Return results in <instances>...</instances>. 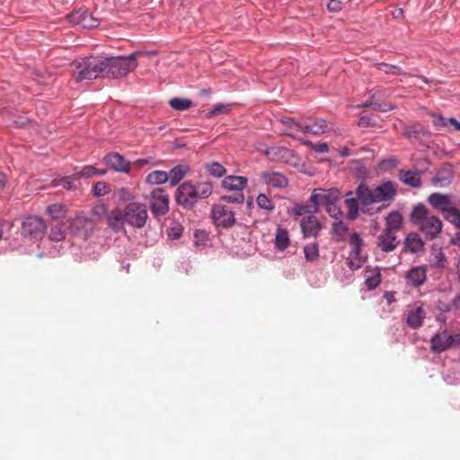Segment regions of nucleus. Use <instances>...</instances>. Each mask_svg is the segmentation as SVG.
I'll list each match as a JSON object with an SVG mask.
<instances>
[{
  "label": "nucleus",
  "instance_id": "nucleus-1",
  "mask_svg": "<svg viewBox=\"0 0 460 460\" xmlns=\"http://www.w3.org/2000/svg\"><path fill=\"white\" fill-rule=\"evenodd\" d=\"M355 194L364 206L383 203L389 206L397 195L396 184L391 181H385L374 188L361 182L358 185Z\"/></svg>",
  "mask_w": 460,
  "mask_h": 460
},
{
  "label": "nucleus",
  "instance_id": "nucleus-2",
  "mask_svg": "<svg viewBox=\"0 0 460 460\" xmlns=\"http://www.w3.org/2000/svg\"><path fill=\"white\" fill-rule=\"evenodd\" d=\"M213 193L210 181L199 182L194 185L190 181L181 183L175 190V201L186 210H192L199 199H208Z\"/></svg>",
  "mask_w": 460,
  "mask_h": 460
},
{
  "label": "nucleus",
  "instance_id": "nucleus-3",
  "mask_svg": "<svg viewBox=\"0 0 460 460\" xmlns=\"http://www.w3.org/2000/svg\"><path fill=\"white\" fill-rule=\"evenodd\" d=\"M410 221L412 225L418 226L427 240H435L442 233L443 223L441 219L431 214L423 203H418L413 207L410 214Z\"/></svg>",
  "mask_w": 460,
  "mask_h": 460
},
{
  "label": "nucleus",
  "instance_id": "nucleus-4",
  "mask_svg": "<svg viewBox=\"0 0 460 460\" xmlns=\"http://www.w3.org/2000/svg\"><path fill=\"white\" fill-rule=\"evenodd\" d=\"M141 54L135 51L128 56H110L102 58L103 77L120 78L137 67L136 58Z\"/></svg>",
  "mask_w": 460,
  "mask_h": 460
},
{
  "label": "nucleus",
  "instance_id": "nucleus-5",
  "mask_svg": "<svg viewBox=\"0 0 460 460\" xmlns=\"http://www.w3.org/2000/svg\"><path fill=\"white\" fill-rule=\"evenodd\" d=\"M73 77L76 83L103 77L102 58H86L76 62Z\"/></svg>",
  "mask_w": 460,
  "mask_h": 460
},
{
  "label": "nucleus",
  "instance_id": "nucleus-6",
  "mask_svg": "<svg viewBox=\"0 0 460 460\" xmlns=\"http://www.w3.org/2000/svg\"><path fill=\"white\" fill-rule=\"evenodd\" d=\"M46 230L47 225L40 217L28 216L22 222L21 234L30 241L41 240Z\"/></svg>",
  "mask_w": 460,
  "mask_h": 460
},
{
  "label": "nucleus",
  "instance_id": "nucleus-7",
  "mask_svg": "<svg viewBox=\"0 0 460 460\" xmlns=\"http://www.w3.org/2000/svg\"><path fill=\"white\" fill-rule=\"evenodd\" d=\"M126 224L134 228L145 226L148 215L146 206L138 202L128 203L125 208Z\"/></svg>",
  "mask_w": 460,
  "mask_h": 460
},
{
  "label": "nucleus",
  "instance_id": "nucleus-8",
  "mask_svg": "<svg viewBox=\"0 0 460 460\" xmlns=\"http://www.w3.org/2000/svg\"><path fill=\"white\" fill-rule=\"evenodd\" d=\"M150 209L156 218L165 216L169 211V196L162 188H155L150 196Z\"/></svg>",
  "mask_w": 460,
  "mask_h": 460
},
{
  "label": "nucleus",
  "instance_id": "nucleus-9",
  "mask_svg": "<svg viewBox=\"0 0 460 460\" xmlns=\"http://www.w3.org/2000/svg\"><path fill=\"white\" fill-rule=\"evenodd\" d=\"M211 212L212 219L217 226L230 228L236 223L234 212L226 205L215 204Z\"/></svg>",
  "mask_w": 460,
  "mask_h": 460
},
{
  "label": "nucleus",
  "instance_id": "nucleus-10",
  "mask_svg": "<svg viewBox=\"0 0 460 460\" xmlns=\"http://www.w3.org/2000/svg\"><path fill=\"white\" fill-rule=\"evenodd\" d=\"M94 226L95 225L93 219L82 215L75 217L70 224L73 234L84 240L88 238L93 231Z\"/></svg>",
  "mask_w": 460,
  "mask_h": 460
},
{
  "label": "nucleus",
  "instance_id": "nucleus-11",
  "mask_svg": "<svg viewBox=\"0 0 460 460\" xmlns=\"http://www.w3.org/2000/svg\"><path fill=\"white\" fill-rule=\"evenodd\" d=\"M340 196L341 192L338 189H315L310 196V200L311 202L315 201L318 208L321 205L326 208L334 202H338Z\"/></svg>",
  "mask_w": 460,
  "mask_h": 460
},
{
  "label": "nucleus",
  "instance_id": "nucleus-12",
  "mask_svg": "<svg viewBox=\"0 0 460 460\" xmlns=\"http://www.w3.org/2000/svg\"><path fill=\"white\" fill-rule=\"evenodd\" d=\"M427 201L434 209L440 211L443 217L455 206L449 195L440 192L431 193Z\"/></svg>",
  "mask_w": 460,
  "mask_h": 460
},
{
  "label": "nucleus",
  "instance_id": "nucleus-13",
  "mask_svg": "<svg viewBox=\"0 0 460 460\" xmlns=\"http://www.w3.org/2000/svg\"><path fill=\"white\" fill-rule=\"evenodd\" d=\"M453 346V339L447 330L437 332L430 339V350L435 354H440Z\"/></svg>",
  "mask_w": 460,
  "mask_h": 460
},
{
  "label": "nucleus",
  "instance_id": "nucleus-14",
  "mask_svg": "<svg viewBox=\"0 0 460 460\" xmlns=\"http://www.w3.org/2000/svg\"><path fill=\"white\" fill-rule=\"evenodd\" d=\"M400 242L397 234L383 230L377 237L376 245L382 252H390L395 250Z\"/></svg>",
  "mask_w": 460,
  "mask_h": 460
},
{
  "label": "nucleus",
  "instance_id": "nucleus-15",
  "mask_svg": "<svg viewBox=\"0 0 460 460\" xmlns=\"http://www.w3.org/2000/svg\"><path fill=\"white\" fill-rule=\"evenodd\" d=\"M104 163L107 167L114 172H128L130 163L119 153H110L105 155Z\"/></svg>",
  "mask_w": 460,
  "mask_h": 460
},
{
  "label": "nucleus",
  "instance_id": "nucleus-16",
  "mask_svg": "<svg viewBox=\"0 0 460 460\" xmlns=\"http://www.w3.org/2000/svg\"><path fill=\"white\" fill-rule=\"evenodd\" d=\"M454 179V169L450 164H444L431 179V183L438 187L448 186Z\"/></svg>",
  "mask_w": 460,
  "mask_h": 460
},
{
  "label": "nucleus",
  "instance_id": "nucleus-17",
  "mask_svg": "<svg viewBox=\"0 0 460 460\" xmlns=\"http://www.w3.org/2000/svg\"><path fill=\"white\" fill-rule=\"evenodd\" d=\"M302 133H309L313 135H320L327 132L330 129L329 123L321 118H316L311 121L310 119L304 121L303 126H300Z\"/></svg>",
  "mask_w": 460,
  "mask_h": 460
},
{
  "label": "nucleus",
  "instance_id": "nucleus-18",
  "mask_svg": "<svg viewBox=\"0 0 460 460\" xmlns=\"http://www.w3.org/2000/svg\"><path fill=\"white\" fill-rule=\"evenodd\" d=\"M71 22L81 25L84 28H95L99 26L100 22L89 13L87 11H76L68 15Z\"/></svg>",
  "mask_w": 460,
  "mask_h": 460
},
{
  "label": "nucleus",
  "instance_id": "nucleus-19",
  "mask_svg": "<svg viewBox=\"0 0 460 460\" xmlns=\"http://www.w3.org/2000/svg\"><path fill=\"white\" fill-rule=\"evenodd\" d=\"M300 226L305 238L315 237L321 230L320 222L314 215L304 217L301 219Z\"/></svg>",
  "mask_w": 460,
  "mask_h": 460
},
{
  "label": "nucleus",
  "instance_id": "nucleus-20",
  "mask_svg": "<svg viewBox=\"0 0 460 460\" xmlns=\"http://www.w3.org/2000/svg\"><path fill=\"white\" fill-rule=\"evenodd\" d=\"M351 252L350 255L353 256V258L358 259L359 263L357 265H354L353 262L349 263V268L354 269H359L361 267V263L365 261V259L361 256V248L364 244L362 238L360 237V234L357 232H354L349 238V241Z\"/></svg>",
  "mask_w": 460,
  "mask_h": 460
},
{
  "label": "nucleus",
  "instance_id": "nucleus-21",
  "mask_svg": "<svg viewBox=\"0 0 460 460\" xmlns=\"http://www.w3.org/2000/svg\"><path fill=\"white\" fill-rule=\"evenodd\" d=\"M261 179L264 182L274 188H285L288 186V179L280 172H262L261 174Z\"/></svg>",
  "mask_w": 460,
  "mask_h": 460
},
{
  "label": "nucleus",
  "instance_id": "nucleus-22",
  "mask_svg": "<svg viewBox=\"0 0 460 460\" xmlns=\"http://www.w3.org/2000/svg\"><path fill=\"white\" fill-rule=\"evenodd\" d=\"M124 224H126V212L125 209L121 210L117 208L111 210L108 217V226L115 233H118L123 229Z\"/></svg>",
  "mask_w": 460,
  "mask_h": 460
},
{
  "label": "nucleus",
  "instance_id": "nucleus-23",
  "mask_svg": "<svg viewBox=\"0 0 460 460\" xmlns=\"http://www.w3.org/2000/svg\"><path fill=\"white\" fill-rule=\"evenodd\" d=\"M407 281L414 288H419L424 284L427 279V271L424 266H416L411 268L406 276Z\"/></svg>",
  "mask_w": 460,
  "mask_h": 460
},
{
  "label": "nucleus",
  "instance_id": "nucleus-24",
  "mask_svg": "<svg viewBox=\"0 0 460 460\" xmlns=\"http://www.w3.org/2000/svg\"><path fill=\"white\" fill-rule=\"evenodd\" d=\"M402 213L398 210H394L385 217L384 230L398 234L402 227Z\"/></svg>",
  "mask_w": 460,
  "mask_h": 460
},
{
  "label": "nucleus",
  "instance_id": "nucleus-25",
  "mask_svg": "<svg viewBox=\"0 0 460 460\" xmlns=\"http://www.w3.org/2000/svg\"><path fill=\"white\" fill-rule=\"evenodd\" d=\"M424 242L421 237L415 232H411L406 235L403 241V250L411 253H416L423 250Z\"/></svg>",
  "mask_w": 460,
  "mask_h": 460
},
{
  "label": "nucleus",
  "instance_id": "nucleus-26",
  "mask_svg": "<svg viewBox=\"0 0 460 460\" xmlns=\"http://www.w3.org/2000/svg\"><path fill=\"white\" fill-rule=\"evenodd\" d=\"M399 180L405 185L419 189L422 185L420 172L411 170H401L398 173Z\"/></svg>",
  "mask_w": 460,
  "mask_h": 460
},
{
  "label": "nucleus",
  "instance_id": "nucleus-27",
  "mask_svg": "<svg viewBox=\"0 0 460 460\" xmlns=\"http://www.w3.org/2000/svg\"><path fill=\"white\" fill-rule=\"evenodd\" d=\"M248 180L243 176H227L222 181V187L231 191L242 192L246 187Z\"/></svg>",
  "mask_w": 460,
  "mask_h": 460
},
{
  "label": "nucleus",
  "instance_id": "nucleus-28",
  "mask_svg": "<svg viewBox=\"0 0 460 460\" xmlns=\"http://www.w3.org/2000/svg\"><path fill=\"white\" fill-rule=\"evenodd\" d=\"M425 317V311L421 306H418L409 312L406 318V323L411 329H418L422 326Z\"/></svg>",
  "mask_w": 460,
  "mask_h": 460
},
{
  "label": "nucleus",
  "instance_id": "nucleus-29",
  "mask_svg": "<svg viewBox=\"0 0 460 460\" xmlns=\"http://www.w3.org/2000/svg\"><path fill=\"white\" fill-rule=\"evenodd\" d=\"M358 202L360 201L357 196L356 198L352 197V192L349 191L346 194L344 203L348 208L347 217L349 220H354L358 217Z\"/></svg>",
  "mask_w": 460,
  "mask_h": 460
},
{
  "label": "nucleus",
  "instance_id": "nucleus-30",
  "mask_svg": "<svg viewBox=\"0 0 460 460\" xmlns=\"http://www.w3.org/2000/svg\"><path fill=\"white\" fill-rule=\"evenodd\" d=\"M189 171L188 166L184 164H178L170 170L168 172L169 181L171 186H176L184 178Z\"/></svg>",
  "mask_w": 460,
  "mask_h": 460
},
{
  "label": "nucleus",
  "instance_id": "nucleus-31",
  "mask_svg": "<svg viewBox=\"0 0 460 460\" xmlns=\"http://www.w3.org/2000/svg\"><path fill=\"white\" fill-rule=\"evenodd\" d=\"M288 150L282 146H270L265 151L266 156L274 162L283 161L288 155Z\"/></svg>",
  "mask_w": 460,
  "mask_h": 460
},
{
  "label": "nucleus",
  "instance_id": "nucleus-32",
  "mask_svg": "<svg viewBox=\"0 0 460 460\" xmlns=\"http://www.w3.org/2000/svg\"><path fill=\"white\" fill-rule=\"evenodd\" d=\"M365 284L369 290L375 289L381 282V273L376 270L367 269Z\"/></svg>",
  "mask_w": 460,
  "mask_h": 460
},
{
  "label": "nucleus",
  "instance_id": "nucleus-33",
  "mask_svg": "<svg viewBox=\"0 0 460 460\" xmlns=\"http://www.w3.org/2000/svg\"><path fill=\"white\" fill-rule=\"evenodd\" d=\"M290 243L288 233L284 228H278L275 234V246L279 251L286 250Z\"/></svg>",
  "mask_w": 460,
  "mask_h": 460
},
{
  "label": "nucleus",
  "instance_id": "nucleus-34",
  "mask_svg": "<svg viewBox=\"0 0 460 460\" xmlns=\"http://www.w3.org/2000/svg\"><path fill=\"white\" fill-rule=\"evenodd\" d=\"M168 172L157 170L149 172L146 176V181L152 185H159L168 181Z\"/></svg>",
  "mask_w": 460,
  "mask_h": 460
},
{
  "label": "nucleus",
  "instance_id": "nucleus-35",
  "mask_svg": "<svg viewBox=\"0 0 460 460\" xmlns=\"http://www.w3.org/2000/svg\"><path fill=\"white\" fill-rule=\"evenodd\" d=\"M318 210L316 202H311L310 199L305 204H296L294 207V214L296 216H304L305 214L313 215L317 213Z\"/></svg>",
  "mask_w": 460,
  "mask_h": 460
},
{
  "label": "nucleus",
  "instance_id": "nucleus-36",
  "mask_svg": "<svg viewBox=\"0 0 460 460\" xmlns=\"http://www.w3.org/2000/svg\"><path fill=\"white\" fill-rule=\"evenodd\" d=\"M49 238L52 242H60L66 238V226L64 223H57L51 226Z\"/></svg>",
  "mask_w": 460,
  "mask_h": 460
},
{
  "label": "nucleus",
  "instance_id": "nucleus-37",
  "mask_svg": "<svg viewBox=\"0 0 460 460\" xmlns=\"http://www.w3.org/2000/svg\"><path fill=\"white\" fill-rule=\"evenodd\" d=\"M304 121H305L304 119L296 120L295 119H292V118L283 119L282 123L284 125H286L288 127V128L289 129V131L287 132L286 134L292 138H297V137L295 135V131L301 132L300 126H303Z\"/></svg>",
  "mask_w": 460,
  "mask_h": 460
},
{
  "label": "nucleus",
  "instance_id": "nucleus-38",
  "mask_svg": "<svg viewBox=\"0 0 460 460\" xmlns=\"http://www.w3.org/2000/svg\"><path fill=\"white\" fill-rule=\"evenodd\" d=\"M205 169L210 175L216 178H221L226 173V168L217 162H208L205 164Z\"/></svg>",
  "mask_w": 460,
  "mask_h": 460
},
{
  "label": "nucleus",
  "instance_id": "nucleus-39",
  "mask_svg": "<svg viewBox=\"0 0 460 460\" xmlns=\"http://www.w3.org/2000/svg\"><path fill=\"white\" fill-rule=\"evenodd\" d=\"M97 168L93 165L84 166L79 172L73 173L70 178L78 181L82 178L89 179L96 175Z\"/></svg>",
  "mask_w": 460,
  "mask_h": 460
},
{
  "label": "nucleus",
  "instance_id": "nucleus-40",
  "mask_svg": "<svg viewBox=\"0 0 460 460\" xmlns=\"http://www.w3.org/2000/svg\"><path fill=\"white\" fill-rule=\"evenodd\" d=\"M375 66L384 72L386 75H406L404 71L402 70V68L395 65H390L386 63H377L375 64Z\"/></svg>",
  "mask_w": 460,
  "mask_h": 460
},
{
  "label": "nucleus",
  "instance_id": "nucleus-41",
  "mask_svg": "<svg viewBox=\"0 0 460 460\" xmlns=\"http://www.w3.org/2000/svg\"><path fill=\"white\" fill-rule=\"evenodd\" d=\"M169 104L174 110L186 111L191 107L192 102L190 99L174 97L170 100Z\"/></svg>",
  "mask_w": 460,
  "mask_h": 460
},
{
  "label": "nucleus",
  "instance_id": "nucleus-42",
  "mask_svg": "<svg viewBox=\"0 0 460 460\" xmlns=\"http://www.w3.org/2000/svg\"><path fill=\"white\" fill-rule=\"evenodd\" d=\"M444 218L460 229V209L456 206L444 216Z\"/></svg>",
  "mask_w": 460,
  "mask_h": 460
},
{
  "label": "nucleus",
  "instance_id": "nucleus-43",
  "mask_svg": "<svg viewBox=\"0 0 460 460\" xmlns=\"http://www.w3.org/2000/svg\"><path fill=\"white\" fill-rule=\"evenodd\" d=\"M256 201L260 208L265 209L268 212H271L275 208L274 202L263 193L258 195Z\"/></svg>",
  "mask_w": 460,
  "mask_h": 460
},
{
  "label": "nucleus",
  "instance_id": "nucleus-44",
  "mask_svg": "<svg viewBox=\"0 0 460 460\" xmlns=\"http://www.w3.org/2000/svg\"><path fill=\"white\" fill-rule=\"evenodd\" d=\"M305 258L308 261H313L319 256V250L317 243H312L304 247Z\"/></svg>",
  "mask_w": 460,
  "mask_h": 460
},
{
  "label": "nucleus",
  "instance_id": "nucleus-45",
  "mask_svg": "<svg viewBox=\"0 0 460 460\" xmlns=\"http://www.w3.org/2000/svg\"><path fill=\"white\" fill-rule=\"evenodd\" d=\"M110 191H111L110 185L103 181L96 182L93 188V193L96 197H102V196L108 194Z\"/></svg>",
  "mask_w": 460,
  "mask_h": 460
},
{
  "label": "nucleus",
  "instance_id": "nucleus-46",
  "mask_svg": "<svg viewBox=\"0 0 460 460\" xmlns=\"http://www.w3.org/2000/svg\"><path fill=\"white\" fill-rule=\"evenodd\" d=\"M332 229L333 234L337 235L340 240L343 239L346 233L348 232L347 225L341 220L334 222L332 224Z\"/></svg>",
  "mask_w": 460,
  "mask_h": 460
},
{
  "label": "nucleus",
  "instance_id": "nucleus-47",
  "mask_svg": "<svg viewBox=\"0 0 460 460\" xmlns=\"http://www.w3.org/2000/svg\"><path fill=\"white\" fill-rule=\"evenodd\" d=\"M221 199L227 203L242 204L244 201V195L243 192H236L233 195H224Z\"/></svg>",
  "mask_w": 460,
  "mask_h": 460
},
{
  "label": "nucleus",
  "instance_id": "nucleus-48",
  "mask_svg": "<svg viewBox=\"0 0 460 460\" xmlns=\"http://www.w3.org/2000/svg\"><path fill=\"white\" fill-rule=\"evenodd\" d=\"M229 111V108L227 105L224 103H217L213 109L208 113L207 118H212L217 115L227 113Z\"/></svg>",
  "mask_w": 460,
  "mask_h": 460
},
{
  "label": "nucleus",
  "instance_id": "nucleus-49",
  "mask_svg": "<svg viewBox=\"0 0 460 460\" xmlns=\"http://www.w3.org/2000/svg\"><path fill=\"white\" fill-rule=\"evenodd\" d=\"M326 212L333 218L339 219L342 217L343 212L341 207L338 205V202H334L333 204L325 208Z\"/></svg>",
  "mask_w": 460,
  "mask_h": 460
},
{
  "label": "nucleus",
  "instance_id": "nucleus-50",
  "mask_svg": "<svg viewBox=\"0 0 460 460\" xmlns=\"http://www.w3.org/2000/svg\"><path fill=\"white\" fill-rule=\"evenodd\" d=\"M47 212L54 218L62 217L64 213V208L60 204H52L47 208Z\"/></svg>",
  "mask_w": 460,
  "mask_h": 460
},
{
  "label": "nucleus",
  "instance_id": "nucleus-51",
  "mask_svg": "<svg viewBox=\"0 0 460 460\" xmlns=\"http://www.w3.org/2000/svg\"><path fill=\"white\" fill-rule=\"evenodd\" d=\"M358 125L361 128H368L376 126V122L370 116L363 115L359 118Z\"/></svg>",
  "mask_w": 460,
  "mask_h": 460
},
{
  "label": "nucleus",
  "instance_id": "nucleus-52",
  "mask_svg": "<svg viewBox=\"0 0 460 460\" xmlns=\"http://www.w3.org/2000/svg\"><path fill=\"white\" fill-rule=\"evenodd\" d=\"M394 109V105L391 103H382L379 102H375L373 110L380 111V112H387Z\"/></svg>",
  "mask_w": 460,
  "mask_h": 460
},
{
  "label": "nucleus",
  "instance_id": "nucleus-53",
  "mask_svg": "<svg viewBox=\"0 0 460 460\" xmlns=\"http://www.w3.org/2000/svg\"><path fill=\"white\" fill-rule=\"evenodd\" d=\"M380 164H381L382 168H384L385 170H392L398 165V161L394 157H389V158L382 160Z\"/></svg>",
  "mask_w": 460,
  "mask_h": 460
},
{
  "label": "nucleus",
  "instance_id": "nucleus-54",
  "mask_svg": "<svg viewBox=\"0 0 460 460\" xmlns=\"http://www.w3.org/2000/svg\"><path fill=\"white\" fill-rule=\"evenodd\" d=\"M445 261H446V256H445L444 252L441 251H438L435 254L434 262H433L434 267L443 268Z\"/></svg>",
  "mask_w": 460,
  "mask_h": 460
},
{
  "label": "nucleus",
  "instance_id": "nucleus-55",
  "mask_svg": "<svg viewBox=\"0 0 460 460\" xmlns=\"http://www.w3.org/2000/svg\"><path fill=\"white\" fill-rule=\"evenodd\" d=\"M433 124L437 127H447L448 124V119H447L441 114H433Z\"/></svg>",
  "mask_w": 460,
  "mask_h": 460
},
{
  "label": "nucleus",
  "instance_id": "nucleus-56",
  "mask_svg": "<svg viewBox=\"0 0 460 460\" xmlns=\"http://www.w3.org/2000/svg\"><path fill=\"white\" fill-rule=\"evenodd\" d=\"M182 229L180 226L171 227L168 231V235L172 240H177L181 236Z\"/></svg>",
  "mask_w": 460,
  "mask_h": 460
},
{
  "label": "nucleus",
  "instance_id": "nucleus-57",
  "mask_svg": "<svg viewBox=\"0 0 460 460\" xmlns=\"http://www.w3.org/2000/svg\"><path fill=\"white\" fill-rule=\"evenodd\" d=\"M327 8L331 12H338L342 8V3L340 0H331L327 4Z\"/></svg>",
  "mask_w": 460,
  "mask_h": 460
},
{
  "label": "nucleus",
  "instance_id": "nucleus-58",
  "mask_svg": "<svg viewBox=\"0 0 460 460\" xmlns=\"http://www.w3.org/2000/svg\"><path fill=\"white\" fill-rule=\"evenodd\" d=\"M313 149L319 154H324L329 152V146L327 143H316L313 146Z\"/></svg>",
  "mask_w": 460,
  "mask_h": 460
},
{
  "label": "nucleus",
  "instance_id": "nucleus-59",
  "mask_svg": "<svg viewBox=\"0 0 460 460\" xmlns=\"http://www.w3.org/2000/svg\"><path fill=\"white\" fill-rule=\"evenodd\" d=\"M6 185V176L5 174L0 171V191H2Z\"/></svg>",
  "mask_w": 460,
  "mask_h": 460
},
{
  "label": "nucleus",
  "instance_id": "nucleus-60",
  "mask_svg": "<svg viewBox=\"0 0 460 460\" xmlns=\"http://www.w3.org/2000/svg\"><path fill=\"white\" fill-rule=\"evenodd\" d=\"M448 122L450 125H453L455 127L456 130L460 131V122L457 121L455 118H449Z\"/></svg>",
  "mask_w": 460,
  "mask_h": 460
},
{
  "label": "nucleus",
  "instance_id": "nucleus-61",
  "mask_svg": "<svg viewBox=\"0 0 460 460\" xmlns=\"http://www.w3.org/2000/svg\"><path fill=\"white\" fill-rule=\"evenodd\" d=\"M72 181H74L73 179L69 177H66V179H64L63 181V185L66 189L67 190H71L73 187H72Z\"/></svg>",
  "mask_w": 460,
  "mask_h": 460
},
{
  "label": "nucleus",
  "instance_id": "nucleus-62",
  "mask_svg": "<svg viewBox=\"0 0 460 460\" xmlns=\"http://www.w3.org/2000/svg\"><path fill=\"white\" fill-rule=\"evenodd\" d=\"M453 306L456 309H460V295H457L452 301Z\"/></svg>",
  "mask_w": 460,
  "mask_h": 460
},
{
  "label": "nucleus",
  "instance_id": "nucleus-63",
  "mask_svg": "<svg viewBox=\"0 0 460 460\" xmlns=\"http://www.w3.org/2000/svg\"><path fill=\"white\" fill-rule=\"evenodd\" d=\"M296 139H298L303 145L310 146L312 148H313V146L314 145V143H313L312 141H310L308 139H304V138H299V137H297Z\"/></svg>",
  "mask_w": 460,
  "mask_h": 460
},
{
  "label": "nucleus",
  "instance_id": "nucleus-64",
  "mask_svg": "<svg viewBox=\"0 0 460 460\" xmlns=\"http://www.w3.org/2000/svg\"><path fill=\"white\" fill-rule=\"evenodd\" d=\"M451 338L453 339V345H460V333H456L454 335H451Z\"/></svg>",
  "mask_w": 460,
  "mask_h": 460
}]
</instances>
